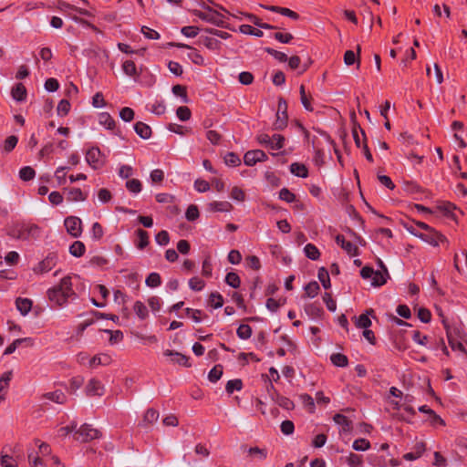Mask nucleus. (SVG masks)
Instances as JSON below:
<instances>
[{"label":"nucleus","instance_id":"obj_52","mask_svg":"<svg viewBox=\"0 0 467 467\" xmlns=\"http://www.w3.org/2000/svg\"><path fill=\"white\" fill-rule=\"evenodd\" d=\"M28 462L32 467H47L42 458L35 455L33 451L28 453Z\"/></svg>","mask_w":467,"mask_h":467},{"label":"nucleus","instance_id":"obj_38","mask_svg":"<svg viewBox=\"0 0 467 467\" xmlns=\"http://www.w3.org/2000/svg\"><path fill=\"white\" fill-rule=\"evenodd\" d=\"M317 276L325 289H327L330 287L329 274L324 267H322L318 270Z\"/></svg>","mask_w":467,"mask_h":467},{"label":"nucleus","instance_id":"obj_2","mask_svg":"<svg viewBox=\"0 0 467 467\" xmlns=\"http://www.w3.org/2000/svg\"><path fill=\"white\" fill-rule=\"evenodd\" d=\"M411 233L415 236L420 238L425 243H428L433 246L438 245L439 243H447L448 242L444 235L436 232L432 228H431V229H429V231H425V232L418 233L416 231H411Z\"/></svg>","mask_w":467,"mask_h":467},{"label":"nucleus","instance_id":"obj_26","mask_svg":"<svg viewBox=\"0 0 467 467\" xmlns=\"http://www.w3.org/2000/svg\"><path fill=\"white\" fill-rule=\"evenodd\" d=\"M209 206L210 210L214 212H229L233 207L228 202H213Z\"/></svg>","mask_w":467,"mask_h":467},{"label":"nucleus","instance_id":"obj_19","mask_svg":"<svg viewBox=\"0 0 467 467\" xmlns=\"http://www.w3.org/2000/svg\"><path fill=\"white\" fill-rule=\"evenodd\" d=\"M44 398L58 404H63L67 400L66 395L61 390L47 392L44 394Z\"/></svg>","mask_w":467,"mask_h":467},{"label":"nucleus","instance_id":"obj_4","mask_svg":"<svg viewBox=\"0 0 467 467\" xmlns=\"http://www.w3.org/2000/svg\"><path fill=\"white\" fill-rule=\"evenodd\" d=\"M86 161L93 169H98L104 164V155L99 148L93 147L87 151Z\"/></svg>","mask_w":467,"mask_h":467},{"label":"nucleus","instance_id":"obj_36","mask_svg":"<svg viewBox=\"0 0 467 467\" xmlns=\"http://www.w3.org/2000/svg\"><path fill=\"white\" fill-rule=\"evenodd\" d=\"M13 378L12 371H5L1 377H0V391H7V389L9 387V383Z\"/></svg>","mask_w":467,"mask_h":467},{"label":"nucleus","instance_id":"obj_29","mask_svg":"<svg viewBox=\"0 0 467 467\" xmlns=\"http://www.w3.org/2000/svg\"><path fill=\"white\" fill-rule=\"evenodd\" d=\"M334 421L342 427L344 431H348L350 430V420L342 414H336L333 418Z\"/></svg>","mask_w":467,"mask_h":467},{"label":"nucleus","instance_id":"obj_3","mask_svg":"<svg viewBox=\"0 0 467 467\" xmlns=\"http://www.w3.org/2000/svg\"><path fill=\"white\" fill-rule=\"evenodd\" d=\"M99 437V431L89 424H83L78 431L74 433V439L80 442H88Z\"/></svg>","mask_w":467,"mask_h":467},{"label":"nucleus","instance_id":"obj_42","mask_svg":"<svg viewBox=\"0 0 467 467\" xmlns=\"http://www.w3.org/2000/svg\"><path fill=\"white\" fill-rule=\"evenodd\" d=\"M133 309H134L136 315L140 319H145L146 317L148 316V309H147L146 306L143 303H141L140 301L135 302Z\"/></svg>","mask_w":467,"mask_h":467},{"label":"nucleus","instance_id":"obj_35","mask_svg":"<svg viewBox=\"0 0 467 467\" xmlns=\"http://www.w3.org/2000/svg\"><path fill=\"white\" fill-rule=\"evenodd\" d=\"M223 375V366L215 365L209 372L208 379L212 382H216Z\"/></svg>","mask_w":467,"mask_h":467},{"label":"nucleus","instance_id":"obj_6","mask_svg":"<svg viewBox=\"0 0 467 467\" xmlns=\"http://www.w3.org/2000/svg\"><path fill=\"white\" fill-rule=\"evenodd\" d=\"M197 16L202 20L210 22L216 26H221L223 23V16L220 13L210 7H207L204 12H198Z\"/></svg>","mask_w":467,"mask_h":467},{"label":"nucleus","instance_id":"obj_62","mask_svg":"<svg viewBox=\"0 0 467 467\" xmlns=\"http://www.w3.org/2000/svg\"><path fill=\"white\" fill-rule=\"evenodd\" d=\"M119 117L124 121H130L134 118V110L129 107H125L120 110Z\"/></svg>","mask_w":467,"mask_h":467},{"label":"nucleus","instance_id":"obj_12","mask_svg":"<svg viewBox=\"0 0 467 467\" xmlns=\"http://www.w3.org/2000/svg\"><path fill=\"white\" fill-rule=\"evenodd\" d=\"M159 419V412L154 409H148L142 420L139 423L140 427L148 428Z\"/></svg>","mask_w":467,"mask_h":467},{"label":"nucleus","instance_id":"obj_11","mask_svg":"<svg viewBox=\"0 0 467 467\" xmlns=\"http://www.w3.org/2000/svg\"><path fill=\"white\" fill-rule=\"evenodd\" d=\"M336 243L342 247L349 255L358 254V247L349 241H347L344 235L337 234L336 236Z\"/></svg>","mask_w":467,"mask_h":467},{"label":"nucleus","instance_id":"obj_30","mask_svg":"<svg viewBox=\"0 0 467 467\" xmlns=\"http://www.w3.org/2000/svg\"><path fill=\"white\" fill-rule=\"evenodd\" d=\"M305 254L306 257H308L311 260H317L318 259L320 253L316 245L312 244H307L305 248Z\"/></svg>","mask_w":467,"mask_h":467},{"label":"nucleus","instance_id":"obj_25","mask_svg":"<svg viewBox=\"0 0 467 467\" xmlns=\"http://www.w3.org/2000/svg\"><path fill=\"white\" fill-rule=\"evenodd\" d=\"M285 138L280 134H275L272 136L268 149L272 150H277L284 147Z\"/></svg>","mask_w":467,"mask_h":467},{"label":"nucleus","instance_id":"obj_51","mask_svg":"<svg viewBox=\"0 0 467 467\" xmlns=\"http://www.w3.org/2000/svg\"><path fill=\"white\" fill-rule=\"evenodd\" d=\"M352 447L355 451H364L369 449L370 443L366 439H358L353 442Z\"/></svg>","mask_w":467,"mask_h":467},{"label":"nucleus","instance_id":"obj_47","mask_svg":"<svg viewBox=\"0 0 467 467\" xmlns=\"http://www.w3.org/2000/svg\"><path fill=\"white\" fill-rule=\"evenodd\" d=\"M17 141H18V139L16 136L12 135V136L7 137L4 141V145H3L4 150L6 152H10L16 146Z\"/></svg>","mask_w":467,"mask_h":467},{"label":"nucleus","instance_id":"obj_40","mask_svg":"<svg viewBox=\"0 0 467 467\" xmlns=\"http://www.w3.org/2000/svg\"><path fill=\"white\" fill-rule=\"evenodd\" d=\"M300 99H301V102H302L304 108L306 110H308V111L313 110V108H312L311 102H310L311 97L306 95L305 87L303 85H301V87H300Z\"/></svg>","mask_w":467,"mask_h":467},{"label":"nucleus","instance_id":"obj_49","mask_svg":"<svg viewBox=\"0 0 467 467\" xmlns=\"http://www.w3.org/2000/svg\"><path fill=\"white\" fill-rule=\"evenodd\" d=\"M319 285L317 282H310L305 287L306 295L309 297H315L318 292H319Z\"/></svg>","mask_w":467,"mask_h":467},{"label":"nucleus","instance_id":"obj_57","mask_svg":"<svg viewBox=\"0 0 467 467\" xmlns=\"http://www.w3.org/2000/svg\"><path fill=\"white\" fill-rule=\"evenodd\" d=\"M70 110V103L67 99H62L57 105V111L58 115L65 116Z\"/></svg>","mask_w":467,"mask_h":467},{"label":"nucleus","instance_id":"obj_45","mask_svg":"<svg viewBox=\"0 0 467 467\" xmlns=\"http://www.w3.org/2000/svg\"><path fill=\"white\" fill-rule=\"evenodd\" d=\"M237 336L242 339H248L252 335V328L250 326L242 324L237 328Z\"/></svg>","mask_w":467,"mask_h":467},{"label":"nucleus","instance_id":"obj_59","mask_svg":"<svg viewBox=\"0 0 467 467\" xmlns=\"http://www.w3.org/2000/svg\"><path fill=\"white\" fill-rule=\"evenodd\" d=\"M265 50L266 53L272 55L275 59L279 60L280 62H285L288 59L286 54L283 52L275 50L271 47H266Z\"/></svg>","mask_w":467,"mask_h":467},{"label":"nucleus","instance_id":"obj_44","mask_svg":"<svg viewBox=\"0 0 467 467\" xmlns=\"http://www.w3.org/2000/svg\"><path fill=\"white\" fill-rule=\"evenodd\" d=\"M35 175H36V172H35L34 169L31 168L30 166L23 167L19 171V177L23 181H30L35 177Z\"/></svg>","mask_w":467,"mask_h":467},{"label":"nucleus","instance_id":"obj_32","mask_svg":"<svg viewBox=\"0 0 467 467\" xmlns=\"http://www.w3.org/2000/svg\"><path fill=\"white\" fill-rule=\"evenodd\" d=\"M240 31L245 35H252L257 37H262L264 33L262 30L253 27L250 25H242L240 26Z\"/></svg>","mask_w":467,"mask_h":467},{"label":"nucleus","instance_id":"obj_7","mask_svg":"<svg viewBox=\"0 0 467 467\" xmlns=\"http://www.w3.org/2000/svg\"><path fill=\"white\" fill-rule=\"evenodd\" d=\"M286 101L280 99L278 102V111L276 113V121L274 124L275 130H282L286 126Z\"/></svg>","mask_w":467,"mask_h":467},{"label":"nucleus","instance_id":"obj_50","mask_svg":"<svg viewBox=\"0 0 467 467\" xmlns=\"http://www.w3.org/2000/svg\"><path fill=\"white\" fill-rule=\"evenodd\" d=\"M126 187L130 192L139 193L141 191V182L137 179H131L126 182Z\"/></svg>","mask_w":467,"mask_h":467},{"label":"nucleus","instance_id":"obj_1","mask_svg":"<svg viewBox=\"0 0 467 467\" xmlns=\"http://www.w3.org/2000/svg\"><path fill=\"white\" fill-rule=\"evenodd\" d=\"M73 296H75V292L72 289L70 276H65L61 279L59 285L47 290L48 299L58 306L65 305L67 299Z\"/></svg>","mask_w":467,"mask_h":467},{"label":"nucleus","instance_id":"obj_33","mask_svg":"<svg viewBox=\"0 0 467 467\" xmlns=\"http://www.w3.org/2000/svg\"><path fill=\"white\" fill-rule=\"evenodd\" d=\"M331 362L337 367H346L348 365V358L347 356L340 354V353H335L332 354L330 357Z\"/></svg>","mask_w":467,"mask_h":467},{"label":"nucleus","instance_id":"obj_15","mask_svg":"<svg viewBox=\"0 0 467 467\" xmlns=\"http://www.w3.org/2000/svg\"><path fill=\"white\" fill-rule=\"evenodd\" d=\"M374 313L373 309H368L365 314L360 315L358 317L355 318L356 326L359 328H368L371 326V320L369 316Z\"/></svg>","mask_w":467,"mask_h":467},{"label":"nucleus","instance_id":"obj_31","mask_svg":"<svg viewBox=\"0 0 467 467\" xmlns=\"http://www.w3.org/2000/svg\"><path fill=\"white\" fill-rule=\"evenodd\" d=\"M123 72L129 77L138 76L136 65L131 60H126L122 65Z\"/></svg>","mask_w":467,"mask_h":467},{"label":"nucleus","instance_id":"obj_54","mask_svg":"<svg viewBox=\"0 0 467 467\" xmlns=\"http://www.w3.org/2000/svg\"><path fill=\"white\" fill-rule=\"evenodd\" d=\"M176 115L182 121H186L191 118V110L187 107L181 106L177 109Z\"/></svg>","mask_w":467,"mask_h":467},{"label":"nucleus","instance_id":"obj_9","mask_svg":"<svg viewBox=\"0 0 467 467\" xmlns=\"http://www.w3.org/2000/svg\"><path fill=\"white\" fill-rule=\"evenodd\" d=\"M39 229L35 224H22L18 233V239L26 240L29 238H36L38 236Z\"/></svg>","mask_w":467,"mask_h":467},{"label":"nucleus","instance_id":"obj_53","mask_svg":"<svg viewBox=\"0 0 467 467\" xmlns=\"http://www.w3.org/2000/svg\"><path fill=\"white\" fill-rule=\"evenodd\" d=\"M419 410H420V411H421V412H424V413H428V414H430V415L432 417V419H433V422H435V423H440V424H441V425H443V424H444L443 420H442L440 416H438V415H437V414H436V413H435L431 409H430L428 406H426V405L420 406V407L419 408Z\"/></svg>","mask_w":467,"mask_h":467},{"label":"nucleus","instance_id":"obj_21","mask_svg":"<svg viewBox=\"0 0 467 467\" xmlns=\"http://www.w3.org/2000/svg\"><path fill=\"white\" fill-rule=\"evenodd\" d=\"M55 264H56L55 257L47 256L46 259H44L42 262L39 263L36 271L39 272V273L48 272L49 270H51L53 268Z\"/></svg>","mask_w":467,"mask_h":467},{"label":"nucleus","instance_id":"obj_43","mask_svg":"<svg viewBox=\"0 0 467 467\" xmlns=\"http://www.w3.org/2000/svg\"><path fill=\"white\" fill-rule=\"evenodd\" d=\"M224 163L227 166L235 167L241 163L239 156L234 152H228L224 157Z\"/></svg>","mask_w":467,"mask_h":467},{"label":"nucleus","instance_id":"obj_17","mask_svg":"<svg viewBox=\"0 0 467 467\" xmlns=\"http://www.w3.org/2000/svg\"><path fill=\"white\" fill-rule=\"evenodd\" d=\"M424 451H425V444L423 442H418L414 446L413 451L404 454L403 458L406 461H414V460L420 458L422 455V453L424 452Z\"/></svg>","mask_w":467,"mask_h":467},{"label":"nucleus","instance_id":"obj_20","mask_svg":"<svg viewBox=\"0 0 467 467\" xmlns=\"http://www.w3.org/2000/svg\"><path fill=\"white\" fill-rule=\"evenodd\" d=\"M12 97L17 101H24L26 99V89L22 83H18L13 88Z\"/></svg>","mask_w":467,"mask_h":467},{"label":"nucleus","instance_id":"obj_24","mask_svg":"<svg viewBox=\"0 0 467 467\" xmlns=\"http://www.w3.org/2000/svg\"><path fill=\"white\" fill-rule=\"evenodd\" d=\"M59 9L64 13V14H67L68 15V10H75L76 12H78V14L80 15H83V16H89L90 13L86 10V9H82V8H79V7H76L72 5H69L67 3H65V2H62L59 4Z\"/></svg>","mask_w":467,"mask_h":467},{"label":"nucleus","instance_id":"obj_23","mask_svg":"<svg viewBox=\"0 0 467 467\" xmlns=\"http://www.w3.org/2000/svg\"><path fill=\"white\" fill-rule=\"evenodd\" d=\"M85 250V244L80 241H75L69 247V253L75 257L82 256Z\"/></svg>","mask_w":467,"mask_h":467},{"label":"nucleus","instance_id":"obj_60","mask_svg":"<svg viewBox=\"0 0 467 467\" xmlns=\"http://www.w3.org/2000/svg\"><path fill=\"white\" fill-rule=\"evenodd\" d=\"M281 431L285 434V435H290L294 432L295 431V425L294 423L291 421V420H284L282 423H281Z\"/></svg>","mask_w":467,"mask_h":467},{"label":"nucleus","instance_id":"obj_22","mask_svg":"<svg viewBox=\"0 0 467 467\" xmlns=\"http://www.w3.org/2000/svg\"><path fill=\"white\" fill-rule=\"evenodd\" d=\"M290 171L298 177L306 178L308 175L307 169L305 165L294 162L290 165Z\"/></svg>","mask_w":467,"mask_h":467},{"label":"nucleus","instance_id":"obj_27","mask_svg":"<svg viewBox=\"0 0 467 467\" xmlns=\"http://www.w3.org/2000/svg\"><path fill=\"white\" fill-rule=\"evenodd\" d=\"M99 124L105 126L108 130H113L115 128V120L109 113H101L99 118Z\"/></svg>","mask_w":467,"mask_h":467},{"label":"nucleus","instance_id":"obj_13","mask_svg":"<svg viewBox=\"0 0 467 467\" xmlns=\"http://www.w3.org/2000/svg\"><path fill=\"white\" fill-rule=\"evenodd\" d=\"M163 354L167 357H171V361L173 363H177L186 368L191 366V364L189 363V358L179 352L167 349L164 351Z\"/></svg>","mask_w":467,"mask_h":467},{"label":"nucleus","instance_id":"obj_56","mask_svg":"<svg viewBox=\"0 0 467 467\" xmlns=\"http://www.w3.org/2000/svg\"><path fill=\"white\" fill-rule=\"evenodd\" d=\"M156 243L160 245H167L170 241L169 234L167 231H161L155 236Z\"/></svg>","mask_w":467,"mask_h":467},{"label":"nucleus","instance_id":"obj_55","mask_svg":"<svg viewBox=\"0 0 467 467\" xmlns=\"http://www.w3.org/2000/svg\"><path fill=\"white\" fill-rule=\"evenodd\" d=\"M242 381L240 379H232L226 383L225 389L228 393H233L234 390L242 389Z\"/></svg>","mask_w":467,"mask_h":467},{"label":"nucleus","instance_id":"obj_5","mask_svg":"<svg viewBox=\"0 0 467 467\" xmlns=\"http://www.w3.org/2000/svg\"><path fill=\"white\" fill-rule=\"evenodd\" d=\"M65 227L67 229V232L72 235L73 237L77 238L80 236L82 233V222L78 217L76 216H69L65 219L64 222Z\"/></svg>","mask_w":467,"mask_h":467},{"label":"nucleus","instance_id":"obj_28","mask_svg":"<svg viewBox=\"0 0 467 467\" xmlns=\"http://www.w3.org/2000/svg\"><path fill=\"white\" fill-rule=\"evenodd\" d=\"M175 46L178 47L190 49L191 53L188 56L193 63H195V64L202 63V60H203L202 57L200 54H198L195 49L192 48L191 47H189L188 45H185V44H176Z\"/></svg>","mask_w":467,"mask_h":467},{"label":"nucleus","instance_id":"obj_63","mask_svg":"<svg viewBox=\"0 0 467 467\" xmlns=\"http://www.w3.org/2000/svg\"><path fill=\"white\" fill-rule=\"evenodd\" d=\"M181 32L183 36H187V37H194L198 35V32H199V27L197 26H183L182 29H181Z\"/></svg>","mask_w":467,"mask_h":467},{"label":"nucleus","instance_id":"obj_18","mask_svg":"<svg viewBox=\"0 0 467 467\" xmlns=\"http://www.w3.org/2000/svg\"><path fill=\"white\" fill-rule=\"evenodd\" d=\"M135 132L142 139L147 140L151 135V129L149 125L143 122H137L134 125Z\"/></svg>","mask_w":467,"mask_h":467},{"label":"nucleus","instance_id":"obj_16","mask_svg":"<svg viewBox=\"0 0 467 467\" xmlns=\"http://www.w3.org/2000/svg\"><path fill=\"white\" fill-rule=\"evenodd\" d=\"M16 306L21 315L26 316L31 310L32 301L28 298L18 297L16 300Z\"/></svg>","mask_w":467,"mask_h":467},{"label":"nucleus","instance_id":"obj_39","mask_svg":"<svg viewBox=\"0 0 467 467\" xmlns=\"http://www.w3.org/2000/svg\"><path fill=\"white\" fill-rule=\"evenodd\" d=\"M209 304L214 308L222 307L223 305V298L221 294L214 292L210 295Z\"/></svg>","mask_w":467,"mask_h":467},{"label":"nucleus","instance_id":"obj_10","mask_svg":"<svg viewBox=\"0 0 467 467\" xmlns=\"http://www.w3.org/2000/svg\"><path fill=\"white\" fill-rule=\"evenodd\" d=\"M86 392L88 396H102L104 394V387L99 380L92 379L87 385Z\"/></svg>","mask_w":467,"mask_h":467},{"label":"nucleus","instance_id":"obj_61","mask_svg":"<svg viewBox=\"0 0 467 467\" xmlns=\"http://www.w3.org/2000/svg\"><path fill=\"white\" fill-rule=\"evenodd\" d=\"M189 286L194 291H201L204 286V282L199 277H192L189 281Z\"/></svg>","mask_w":467,"mask_h":467},{"label":"nucleus","instance_id":"obj_8","mask_svg":"<svg viewBox=\"0 0 467 467\" xmlns=\"http://www.w3.org/2000/svg\"><path fill=\"white\" fill-rule=\"evenodd\" d=\"M267 159L266 154L261 150H249L244 154V161L247 166H253L257 161H264Z\"/></svg>","mask_w":467,"mask_h":467},{"label":"nucleus","instance_id":"obj_58","mask_svg":"<svg viewBox=\"0 0 467 467\" xmlns=\"http://www.w3.org/2000/svg\"><path fill=\"white\" fill-rule=\"evenodd\" d=\"M279 198L286 202H293L296 200L295 194L286 188L280 190Z\"/></svg>","mask_w":467,"mask_h":467},{"label":"nucleus","instance_id":"obj_37","mask_svg":"<svg viewBox=\"0 0 467 467\" xmlns=\"http://www.w3.org/2000/svg\"><path fill=\"white\" fill-rule=\"evenodd\" d=\"M145 283L150 287H158L161 284V275L158 273H150Z\"/></svg>","mask_w":467,"mask_h":467},{"label":"nucleus","instance_id":"obj_64","mask_svg":"<svg viewBox=\"0 0 467 467\" xmlns=\"http://www.w3.org/2000/svg\"><path fill=\"white\" fill-rule=\"evenodd\" d=\"M185 216H186L187 220H189V221H194L195 219H197L199 217V210H198L197 206L190 205L187 208Z\"/></svg>","mask_w":467,"mask_h":467},{"label":"nucleus","instance_id":"obj_48","mask_svg":"<svg viewBox=\"0 0 467 467\" xmlns=\"http://www.w3.org/2000/svg\"><path fill=\"white\" fill-rule=\"evenodd\" d=\"M38 444V451L36 455H39L41 458L45 456H50L51 457V447L49 444L46 442H39V441H36Z\"/></svg>","mask_w":467,"mask_h":467},{"label":"nucleus","instance_id":"obj_41","mask_svg":"<svg viewBox=\"0 0 467 467\" xmlns=\"http://www.w3.org/2000/svg\"><path fill=\"white\" fill-rule=\"evenodd\" d=\"M225 282L234 288H238L241 284L240 277L234 272H230L226 275Z\"/></svg>","mask_w":467,"mask_h":467},{"label":"nucleus","instance_id":"obj_34","mask_svg":"<svg viewBox=\"0 0 467 467\" xmlns=\"http://www.w3.org/2000/svg\"><path fill=\"white\" fill-rule=\"evenodd\" d=\"M139 242L137 244V247L139 249H143L149 244V234L146 231L142 229H139L137 231Z\"/></svg>","mask_w":467,"mask_h":467},{"label":"nucleus","instance_id":"obj_14","mask_svg":"<svg viewBox=\"0 0 467 467\" xmlns=\"http://www.w3.org/2000/svg\"><path fill=\"white\" fill-rule=\"evenodd\" d=\"M380 265L383 269V271H377L375 272L374 271V274L372 275V285L374 286H380V285H383L386 281H387V278L386 276L389 275L388 274V270L387 268L383 265L382 262H380Z\"/></svg>","mask_w":467,"mask_h":467},{"label":"nucleus","instance_id":"obj_46","mask_svg":"<svg viewBox=\"0 0 467 467\" xmlns=\"http://www.w3.org/2000/svg\"><path fill=\"white\" fill-rule=\"evenodd\" d=\"M67 199L72 202L84 201L86 199L85 195L78 188H73L68 191Z\"/></svg>","mask_w":467,"mask_h":467}]
</instances>
